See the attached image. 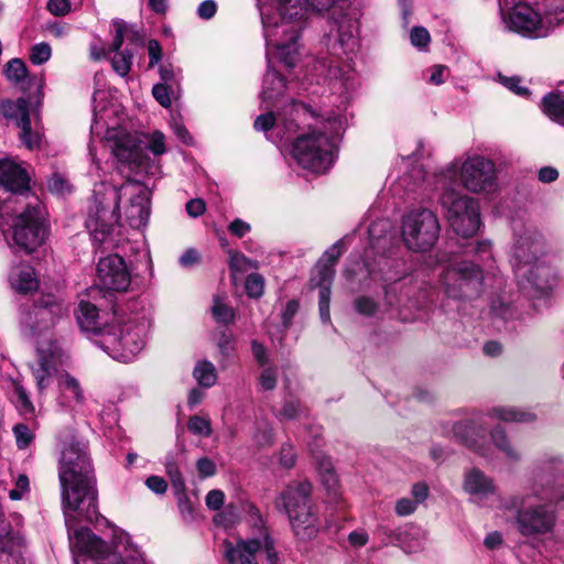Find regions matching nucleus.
<instances>
[{
    "mask_svg": "<svg viewBox=\"0 0 564 564\" xmlns=\"http://www.w3.org/2000/svg\"><path fill=\"white\" fill-rule=\"evenodd\" d=\"M268 46L293 65L299 36L310 13L327 11L329 31L324 44L332 57H318L308 80L328 83L330 89L348 94L354 88L351 62L359 48V9L348 0H257Z\"/></svg>",
    "mask_w": 564,
    "mask_h": 564,
    "instance_id": "obj_1",
    "label": "nucleus"
},
{
    "mask_svg": "<svg viewBox=\"0 0 564 564\" xmlns=\"http://www.w3.org/2000/svg\"><path fill=\"white\" fill-rule=\"evenodd\" d=\"M29 191V177L19 164L0 160V230L10 248L31 253L45 239L40 204H25L15 194Z\"/></svg>",
    "mask_w": 564,
    "mask_h": 564,
    "instance_id": "obj_2",
    "label": "nucleus"
},
{
    "mask_svg": "<svg viewBox=\"0 0 564 564\" xmlns=\"http://www.w3.org/2000/svg\"><path fill=\"white\" fill-rule=\"evenodd\" d=\"M58 478L66 524L69 525L74 512L91 520L97 514L98 492L86 442L72 436L64 443Z\"/></svg>",
    "mask_w": 564,
    "mask_h": 564,
    "instance_id": "obj_3",
    "label": "nucleus"
},
{
    "mask_svg": "<svg viewBox=\"0 0 564 564\" xmlns=\"http://www.w3.org/2000/svg\"><path fill=\"white\" fill-rule=\"evenodd\" d=\"M347 124L340 111H327L315 120L292 147V156L300 166L315 174L326 173L334 164L339 138Z\"/></svg>",
    "mask_w": 564,
    "mask_h": 564,
    "instance_id": "obj_4",
    "label": "nucleus"
},
{
    "mask_svg": "<svg viewBox=\"0 0 564 564\" xmlns=\"http://www.w3.org/2000/svg\"><path fill=\"white\" fill-rule=\"evenodd\" d=\"M557 498L550 488L528 489L501 501V509L514 514L517 530L527 538L545 535L556 525Z\"/></svg>",
    "mask_w": 564,
    "mask_h": 564,
    "instance_id": "obj_5",
    "label": "nucleus"
},
{
    "mask_svg": "<svg viewBox=\"0 0 564 564\" xmlns=\"http://www.w3.org/2000/svg\"><path fill=\"white\" fill-rule=\"evenodd\" d=\"M506 26L521 36L541 39L564 23V0H540L533 8L521 0H498Z\"/></svg>",
    "mask_w": 564,
    "mask_h": 564,
    "instance_id": "obj_6",
    "label": "nucleus"
},
{
    "mask_svg": "<svg viewBox=\"0 0 564 564\" xmlns=\"http://www.w3.org/2000/svg\"><path fill=\"white\" fill-rule=\"evenodd\" d=\"M149 321L144 316L133 315L106 326L95 344L112 359L120 362L132 361L144 348Z\"/></svg>",
    "mask_w": 564,
    "mask_h": 564,
    "instance_id": "obj_7",
    "label": "nucleus"
},
{
    "mask_svg": "<svg viewBox=\"0 0 564 564\" xmlns=\"http://www.w3.org/2000/svg\"><path fill=\"white\" fill-rule=\"evenodd\" d=\"M440 186L455 188L458 184L473 193H492L497 189L496 166L491 160L480 155L467 158L448 165L437 178Z\"/></svg>",
    "mask_w": 564,
    "mask_h": 564,
    "instance_id": "obj_8",
    "label": "nucleus"
},
{
    "mask_svg": "<svg viewBox=\"0 0 564 564\" xmlns=\"http://www.w3.org/2000/svg\"><path fill=\"white\" fill-rule=\"evenodd\" d=\"M310 482H292L281 492V501L288 513L292 531L301 541L313 540L319 531V520L311 505Z\"/></svg>",
    "mask_w": 564,
    "mask_h": 564,
    "instance_id": "obj_9",
    "label": "nucleus"
},
{
    "mask_svg": "<svg viewBox=\"0 0 564 564\" xmlns=\"http://www.w3.org/2000/svg\"><path fill=\"white\" fill-rule=\"evenodd\" d=\"M441 281L445 293L453 299L466 300L478 296L482 291L484 274L478 264L457 257L438 260Z\"/></svg>",
    "mask_w": 564,
    "mask_h": 564,
    "instance_id": "obj_10",
    "label": "nucleus"
},
{
    "mask_svg": "<svg viewBox=\"0 0 564 564\" xmlns=\"http://www.w3.org/2000/svg\"><path fill=\"white\" fill-rule=\"evenodd\" d=\"M441 188L440 204L451 228L462 237L474 236L480 227L478 202L455 188Z\"/></svg>",
    "mask_w": 564,
    "mask_h": 564,
    "instance_id": "obj_11",
    "label": "nucleus"
},
{
    "mask_svg": "<svg viewBox=\"0 0 564 564\" xmlns=\"http://www.w3.org/2000/svg\"><path fill=\"white\" fill-rule=\"evenodd\" d=\"M440 229L438 218L431 209L414 208L402 217L401 238L406 249L426 252L438 240Z\"/></svg>",
    "mask_w": 564,
    "mask_h": 564,
    "instance_id": "obj_12",
    "label": "nucleus"
},
{
    "mask_svg": "<svg viewBox=\"0 0 564 564\" xmlns=\"http://www.w3.org/2000/svg\"><path fill=\"white\" fill-rule=\"evenodd\" d=\"M116 137L113 154L121 164L128 165L132 171L139 172L145 166V149L154 155H162L166 151L165 135L161 131L144 134L145 144L138 135L126 133Z\"/></svg>",
    "mask_w": 564,
    "mask_h": 564,
    "instance_id": "obj_13",
    "label": "nucleus"
},
{
    "mask_svg": "<svg viewBox=\"0 0 564 564\" xmlns=\"http://www.w3.org/2000/svg\"><path fill=\"white\" fill-rule=\"evenodd\" d=\"M66 312L64 303L54 295H42L31 307L21 310L22 330L29 336H39L51 329Z\"/></svg>",
    "mask_w": 564,
    "mask_h": 564,
    "instance_id": "obj_14",
    "label": "nucleus"
},
{
    "mask_svg": "<svg viewBox=\"0 0 564 564\" xmlns=\"http://www.w3.org/2000/svg\"><path fill=\"white\" fill-rule=\"evenodd\" d=\"M70 536L72 545L83 554L89 555L93 560H106L110 564H143L139 557L138 551L123 547L127 555L120 550V544H116L115 550L95 535L89 529L82 528L76 530Z\"/></svg>",
    "mask_w": 564,
    "mask_h": 564,
    "instance_id": "obj_15",
    "label": "nucleus"
},
{
    "mask_svg": "<svg viewBox=\"0 0 564 564\" xmlns=\"http://www.w3.org/2000/svg\"><path fill=\"white\" fill-rule=\"evenodd\" d=\"M308 109L304 104L293 101L289 108L276 117L272 111L258 116L253 127L258 131H263L267 138L273 142L288 141L297 131L295 119L306 116Z\"/></svg>",
    "mask_w": 564,
    "mask_h": 564,
    "instance_id": "obj_16",
    "label": "nucleus"
},
{
    "mask_svg": "<svg viewBox=\"0 0 564 564\" xmlns=\"http://www.w3.org/2000/svg\"><path fill=\"white\" fill-rule=\"evenodd\" d=\"M116 208L122 197H129L130 204L124 210L126 220L131 228L142 229L148 225L150 218L149 191L137 181H127L119 188L115 189Z\"/></svg>",
    "mask_w": 564,
    "mask_h": 564,
    "instance_id": "obj_17",
    "label": "nucleus"
},
{
    "mask_svg": "<svg viewBox=\"0 0 564 564\" xmlns=\"http://www.w3.org/2000/svg\"><path fill=\"white\" fill-rule=\"evenodd\" d=\"M564 476V459L561 455L545 453L538 457L531 469V484L528 489L538 487L550 488L555 496L564 499V494L558 481Z\"/></svg>",
    "mask_w": 564,
    "mask_h": 564,
    "instance_id": "obj_18",
    "label": "nucleus"
},
{
    "mask_svg": "<svg viewBox=\"0 0 564 564\" xmlns=\"http://www.w3.org/2000/svg\"><path fill=\"white\" fill-rule=\"evenodd\" d=\"M63 357L64 354L56 341L37 343V358L30 368L40 393L51 386Z\"/></svg>",
    "mask_w": 564,
    "mask_h": 564,
    "instance_id": "obj_19",
    "label": "nucleus"
},
{
    "mask_svg": "<svg viewBox=\"0 0 564 564\" xmlns=\"http://www.w3.org/2000/svg\"><path fill=\"white\" fill-rule=\"evenodd\" d=\"M520 286L533 297L547 296L556 285L555 270L545 259L527 268L519 265L516 274Z\"/></svg>",
    "mask_w": 564,
    "mask_h": 564,
    "instance_id": "obj_20",
    "label": "nucleus"
},
{
    "mask_svg": "<svg viewBox=\"0 0 564 564\" xmlns=\"http://www.w3.org/2000/svg\"><path fill=\"white\" fill-rule=\"evenodd\" d=\"M97 278L104 289L117 292L127 291L131 283L127 263L118 254L100 258L97 264Z\"/></svg>",
    "mask_w": 564,
    "mask_h": 564,
    "instance_id": "obj_21",
    "label": "nucleus"
},
{
    "mask_svg": "<svg viewBox=\"0 0 564 564\" xmlns=\"http://www.w3.org/2000/svg\"><path fill=\"white\" fill-rule=\"evenodd\" d=\"M453 435L457 442L478 453L482 457H489V445L486 444L487 427L481 416L457 422L453 425Z\"/></svg>",
    "mask_w": 564,
    "mask_h": 564,
    "instance_id": "obj_22",
    "label": "nucleus"
},
{
    "mask_svg": "<svg viewBox=\"0 0 564 564\" xmlns=\"http://www.w3.org/2000/svg\"><path fill=\"white\" fill-rule=\"evenodd\" d=\"M107 215L108 212L104 207L97 208L96 214L88 217L86 226L96 245L105 249H110L116 246L112 232L115 225L118 223V216L116 212L112 210L109 215V220H106Z\"/></svg>",
    "mask_w": 564,
    "mask_h": 564,
    "instance_id": "obj_23",
    "label": "nucleus"
},
{
    "mask_svg": "<svg viewBox=\"0 0 564 564\" xmlns=\"http://www.w3.org/2000/svg\"><path fill=\"white\" fill-rule=\"evenodd\" d=\"M543 240L540 236L534 232L525 231L521 235L513 247V270L517 274V268L519 265H525L527 268L534 263L543 260Z\"/></svg>",
    "mask_w": 564,
    "mask_h": 564,
    "instance_id": "obj_24",
    "label": "nucleus"
},
{
    "mask_svg": "<svg viewBox=\"0 0 564 564\" xmlns=\"http://www.w3.org/2000/svg\"><path fill=\"white\" fill-rule=\"evenodd\" d=\"M267 44V57H268V70L263 77V84H262V91H261V101L262 104H265L267 108H269L271 105H273L284 93L285 89V79L274 69L271 68L270 63V56L272 54L275 55L276 58H279L281 62H283L288 67V65L276 53V48L273 46H268ZM299 53L295 55L293 67L295 65L296 58Z\"/></svg>",
    "mask_w": 564,
    "mask_h": 564,
    "instance_id": "obj_25",
    "label": "nucleus"
},
{
    "mask_svg": "<svg viewBox=\"0 0 564 564\" xmlns=\"http://www.w3.org/2000/svg\"><path fill=\"white\" fill-rule=\"evenodd\" d=\"M224 556L229 564H258L256 555L262 550L259 538L239 539L236 544L225 540Z\"/></svg>",
    "mask_w": 564,
    "mask_h": 564,
    "instance_id": "obj_26",
    "label": "nucleus"
},
{
    "mask_svg": "<svg viewBox=\"0 0 564 564\" xmlns=\"http://www.w3.org/2000/svg\"><path fill=\"white\" fill-rule=\"evenodd\" d=\"M6 78L13 85L20 86L22 90L30 88L33 82L37 86V98L44 96L45 78L41 74L39 77L29 74L25 63L21 58H12L4 66Z\"/></svg>",
    "mask_w": 564,
    "mask_h": 564,
    "instance_id": "obj_27",
    "label": "nucleus"
},
{
    "mask_svg": "<svg viewBox=\"0 0 564 564\" xmlns=\"http://www.w3.org/2000/svg\"><path fill=\"white\" fill-rule=\"evenodd\" d=\"M464 489L478 502L497 494L495 480L478 468H471L466 473Z\"/></svg>",
    "mask_w": 564,
    "mask_h": 564,
    "instance_id": "obj_28",
    "label": "nucleus"
},
{
    "mask_svg": "<svg viewBox=\"0 0 564 564\" xmlns=\"http://www.w3.org/2000/svg\"><path fill=\"white\" fill-rule=\"evenodd\" d=\"M75 316L83 332L93 333L96 338H100V334L106 332V327H100L98 308L90 302L80 300L75 310Z\"/></svg>",
    "mask_w": 564,
    "mask_h": 564,
    "instance_id": "obj_29",
    "label": "nucleus"
},
{
    "mask_svg": "<svg viewBox=\"0 0 564 564\" xmlns=\"http://www.w3.org/2000/svg\"><path fill=\"white\" fill-rule=\"evenodd\" d=\"M9 283L15 292L21 294L33 292L39 286L35 271L30 265H18L12 268L9 273Z\"/></svg>",
    "mask_w": 564,
    "mask_h": 564,
    "instance_id": "obj_30",
    "label": "nucleus"
},
{
    "mask_svg": "<svg viewBox=\"0 0 564 564\" xmlns=\"http://www.w3.org/2000/svg\"><path fill=\"white\" fill-rule=\"evenodd\" d=\"M61 391L59 403L73 408L84 403L85 397L78 380L69 373H63L58 378Z\"/></svg>",
    "mask_w": 564,
    "mask_h": 564,
    "instance_id": "obj_31",
    "label": "nucleus"
},
{
    "mask_svg": "<svg viewBox=\"0 0 564 564\" xmlns=\"http://www.w3.org/2000/svg\"><path fill=\"white\" fill-rule=\"evenodd\" d=\"M345 249L346 247L343 239L336 241L323 253L315 267L314 274L321 275V279L324 281H333L335 274L334 265Z\"/></svg>",
    "mask_w": 564,
    "mask_h": 564,
    "instance_id": "obj_32",
    "label": "nucleus"
},
{
    "mask_svg": "<svg viewBox=\"0 0 564 564\" xmlns=\"http://www.w3.org/2000/svg\"><path fill=\"white\" fill-rule=\"evenodd\" d=\"M17 127L20 128V141L29 150H36L41 148L44 134L39 118H35L34 122L31 121V118H28Z\"/></svg>",
    "mask_w": 564,
    "mask_h": 564,
    "instance_id": "obj_33",
    "label": "nucleus"
},
{
    "mask_svg": "<svg viewBox=\"0 0 564 564\" xmlns=\"http://www.w3.org/2000/svg\"><path fill=\"white\" fill-rule=\"evenodd\" d=\"M315 459L323 486L330 497L336 498L339 495L338 477L330 458L316 455Z\"/></svg>",
    "mask_w": 564,
    "mask_h": 564,
    "instance_id": "obj_34",
    "label": "nucleus"
},
{
    "mask_svg": "<svg viewBox=\"0 0 564 564\" xmlns=\"http://www.w3.org/2000/svg\"><path fill=\"white\" fill-rule=\"evenodd\" d=\"M0 115L19 126L20 122L30 118L29 101L22 97L17 100L2 99L0 101Z\"/></svg>",
    "mask_w": 564,
    "mask_h": 564,
    "instance_id": "obj_35",
    "label": "nucleus"
},
{
    "mask_svg": "<svg viewBox=\"0 0 564 564\" xmlns=\"http://www.w3.org/2000/svg\"><path fill=\"white\" fill-rule=\"evenodd\" d=\"M490 438L495 447L505 455L507 460L511 463H518L521 460L522 456L520 451L513 445L501 426H496L491 430Z\"/></svg>",
    "mask_w": 564,
    "mask_h": 564,
    "instance_id": "obj_36",
    "label": "nucleus"
},
{
    "mask_svg": "<svg viewBox=\"0 0 564 564\" xmlns=\"http://www.w3.org/2000/svg\"><path fill=\"white\" fill-rule=\"evenodd\" d=\"M488 415L492 419L510 423H529L533 422L536 417L533 412L514 406H497L491 409Z\"/></svg>",
    "mask_w": 564,
    "mask_h": 564,
    "instance_id": "obj_37",
    "label": "nucleus"
},
{
    "mask_svg": "<svg viewBox=\"0 0 564 564\" xmlns=\"http://www.w3.org/2000/svg\"><path fill=\"white\" fill-rule=\"evenodd\" d=\"M312 284L314 286H317L319 289L318 291V308H319V316L323 323H329L330 322V311H329V304H330V285L333 281H324L321 279V275L313 274Z\"/></svg>",
    "mask_w": 564,
    "mask_h": 564,
    "instance_id": "obj_38",
    "label": "nucleus"
},
{
    "mask_svg": "<svg viewBox=\"0 0 564 564\" xmlns=\"http://www.w3.org/2000/svg\"><path fill=\"white\" fill-rule=\"evenodd\" d=\"M543 111L552 120L564 126V96L550 94L543 98Z\"/></svg>",
    "mask_w": 564,
    "mask_h": 564,
    "instance_id": "obj_39",
    "label": "nucleus"
},
{
    "mask_svg": "<svg viewBox=\"0 0 564 564\" xmlns=\"http://www.w3.org/2000/svg\"><path fill=\"white\" fill-rule=\"evenodd\" d=\"M252 442L258 449L270 447L273 445V429L265 420H257L256 431L253 432L252 435Z\"/></svg>",
    "mask_w": 564,
    "mask_h": 564,
    "instance_id": "obj_40",
    "label": "nucleus"
},
{
    "mask_svg": "<svg viewBox=\"0 0 564 564\" xmlns=\"http://www.w3.org/2000/svg\"><path fill=\"white\" fill-rule=\"evenodd\" d=\"M193 375L198 384L205 388L213 387L217 381L216 368L207 360L198 361L194 368Z\"/></svg>",
    "mask_w": 564,
    "mask_h": 564,
    "instance_id": "obj_41",
    "label": "nucleus"
},
{
    "mask_svg": "<svg viewBox=\"0 0 564 564\" xmlns=\"http://www.w3.org/2000/svg\"><path fill=\"white\" fill-rule=\"evenodd\" d=\"M10 398L22 414L26 415L33 413L34 408L29 398V394L25 388L17 380L12 381Z\"/></svg>",
    "mask_w": 564,
    "mask_h": 564,
    "instance_id": "obj_42",
    "label": "nucleus"
},
{
    "mask_svg": "<svg viewBox=\"0 0 564 564\" xmlns=\"http://www.w3.org/2000/svg\"><path fill=\"white\" fill-rule=\"evenodd\" d=\"M258 522L260 524V539L262 541V550L265 553L267 561L269 564H282L281 554L275 547V541L270 535L268 529L263 527L262 519L259 518Z\"/></svg>",
    "mask_w": 564,
    "mask_h": 564,
    "instance_id": "obj_43",
    "label": "nucleus"
},
{
    "mask_svg": "<svg viewBox=\"0 0 564 564\" xmlns=\"http://www.w3.org/2000/svg\"><path fill=\"white\" fill-rule=\"evenodd\" d=\"M182 453L169 454L165 457V469L169 475L172 487L174 490H183L185 488V482L180 471V458Z\"/></svg>",
    "mask_w": 564,
    "mask_h": 564,
    "instance_id": "obj_44",
    "label": "nucleus"
},
{
    "mask_svg": "<svg viewBox=\"0 0 564 564\" xmlns=\"http://www.w3.org/2000/svg\"><path fill=\"white\" fill-rule=\"evenodd\" d=\"M133 57L134 52L128 47L123 51L116 52L111 58L113 70L121 77L127 76L131 70Z\"/></svg>",
    "mask_w": 564,
    "mask_h": 564,
    "instance_id": "obj_45",
    "label": "nucleus"
},
{
    "mask_svg": "<svg viewBox=\"0 0 564 564\" xmlns=\"http://www.w3.org/2000/svg\"><path fill=\"white\" fill-rule=\"evenodd\" d=\"M307 410L297 400L285 401L276 417L281 421L299 420L306 416Z\"/></svg>",
    "mask_w": 564,
    "mask_h": 564,
    "instance_id": "obj_46",
    "label": "nucleus"
},
{
    "mask_svg": "<svg viewBox=\"0 0 564 564\" xmlns=\"http://www.w3.org/2000/svg\"><path fill=\"white\" fill-rule=\"evenodd\" d=\"M212 314L214 319L217 323L228 325L234 322L235 313L231 307L226 305L218 297L214 299V304L212 306Z\"/></svg>",
    "mask_w": 564,
    "mask_h": 564,
    "instance_id": "obj_47",
    "label": "nucleus"
},
{
    "mask_svg": "<svg viewBox=\"0 0 564 564\" xmlns=\"http://www.w3.org/2000/svg\"><path fill=\"white\" fill-rule=\"evenodd\" d=\"M177 497L178 510L185 522H192L196 519V510L194 503L187 497L185 488L183 490H174Z\"/></svg>",
    "mask_w": 564,
    "mask_h": 564,
    "instance_id": "obj_48",
    "label": "nucleus"
},
{
    "mask_svg": "<svg viewBox=\"0 0 564 564\" xmlns=\"http://www.w3.org/2000/svg\"><path fill=\"white\" fill-rule=\"evenodd\" d=\"M13 434L19 449H25L34 440V433L23 423L13 426Z\"/></svg>",
    "mask_w": 564,
    "mask_h": 564,
    "instance_id": "obj_49",
    "label": "nucleus"
},
{
    "mask_svg": "<svg viewBox=\"0 0 564 564\" xmlns=\"http://www.w3.org/2000/svg\"><path fill=\"white\" fill-rule=\"evenodd\" d=\"M52 55L50 44L42 42L33 45L30 50V61L34 65H42L46 63Z\"/></svg>",
    "mask_w": 564,
    "mask_h": 564,
    "instance_id": "obj_50",
    "label": "nucleus"
},
{
    "mask_svg": "<svg viewBox=\"0 0 564 564\" xmlns=\"http://www.w3.org/2000/svg\"><path fill=\"white\" fill-rule=\"evenodd\" d=\"M245 286L250 297L258 299L263 294V278L258 273H251L247 276Z\"/></svg>",
    "mask_w": 564,
    "mask_h": 564,
    "instance_id": "obj_51",
    "label": "nucleus"
},
{
    "mask_svg": "<svg viewBox=\"0 0 564 564\" xmlns=\"http://www.w3.org/2000/svg\"><path fill=\"white\" fill-rule=\"evenodd\" d=\"M491 312L495 316L505 321L512 319L516 316V308L502 299H496L492 301Z\"/></svg>",
    "mask_w": 564,
    "mask_h": 564,
    "instance_id": "obj_52",
    "label": "nucleus"
},
{
    "mask_svg": "<svg viewBox=\"0 0 564 564\" xmlns=\"http://www.w3.org/2000/svg\"><path fill=\"white\" fill-rule=\"evenodd\" d=\"M279 371L276 367H265L259 377V383L262 390L271 391L276 387Z\"/></svg>",
    "mask_w": 564,
    "mask_h": 564,
    "instance_id": "obj_53",
    "label": "nucleus"
},
{
    "mask_svg": "<svg viewBox=\"0 0 564 564\" xmlns=\"http://www.w3.org/2000/svg\"><path fill=\"white\" fill-rule=\"evenodd\" d=\"M466 254H476L480 261L491 259V243L488 240H480L468 245Z\"/></svg>",
    "mask_w": 564,
    "mask_h": 564,
    "instance_id": "obj_54",
    "label": "nucleus"
},
{
    "mask_svg": "<svg viewBox=\"0 0 564 564\" xmlns=\"http://www.w3.org/2000/svg\"><path fill=\"white\" fill-rule=\"evenodd\" d=\"M188 430L197 435L209 436L212 434L210 422L198 415H194L188 420Z\"/></svg>",
    "mask_w": 564,
    "mask_h": 564,
    "instance_id": "obj_55",
    "label": "nucleus"
},
{
    "mask_svg": "<svg viewBox=\"0 0 564 564\" xmlns=\"http://www.w3.org/2000/svg\"><path fill=\"white\" fill-rule=\"evenodd\" d=\"M112 25L115 28V37L112 40V43L110 45V52H119L122 51L121 46L123 42L126 41V22L120 19H115L112 21Z\"/></svg>",
    "mask_w": 564,
    "mask_h": 564,
    "instance_id": "obj_56",
    "label": "nucleus"
},
{
    "mask_svg": "<svg viewBox=\"0 0 564 564\" xmlns=\"http://www.w3.org/2000/svg\"><path fill=\"white\" fill-rule=\"evenodd\" d=\"M217 346L223 356H231L236 350L235 336L231 333L225 330L221 332L219 338L217 339Z\"/></svg>",
    "mask_w": 564,
    "mask_h": 564,
    "instance_id": "obj_57",
    "label": "nucleus"
},
{
    "mask_svg": "<svg viewBox=\"0 0 564 564\" xmlns=\"http://www.w3.org/2000/svg\"><path fill=\"white\" fill-rule=\"evenodd\" d=\"M355 308L361 315L373 316L378 310V305L369 296H359L355 300Z\"/></svg>",
    "mask_w": 564,
    "mask_h": 564,
    "instance_id": "obj_58",
    "label": "nucleus"
},
{
    "mask_svg": "<svg viewBox=\"0 0 564 564\" xmlns=\"http://www.w3.org/2000/svg\"><path fill=\"white\" fill-rule=\"evenodd\" d=\"M419 505L409 497H402L395 501L394 512L399 517H408L413 514Z\"/></svg>",
    "mask_w": 564,
    "mask_h": 564,
    "instance_id": "obj_59",
    "label": "nucleus"
},
{
    "mask_svg": "<svg viewBox=\"0 0 564 564\" xmlns=\"http://www.w3.org/2000/svg\"><path fill=\"white\" fill-rule=\"evenodd\" d=\"M410 39L411 43L419 48L427 46L431 41L430 33L425 28L422 26L413 28L410 33Z\"/></svg>",
    "mask_w": 564,
    "mask_h": 564,
    "instance_id": "obj_60",
    "label": "nucleus"
},
{
    "mask_svg": "<svg viewBox=\"0 0 564 564\" xmlns=\"http://www.w3.org/2000/svg\"><path fill=\"white\" fill-rule=\"evenodd\" d=\"M296 463V454L291 443H284L280 452V464L284 468H292Z\"/></svg>",
    "mask_w": 564,
    "mask_h": 564,
    "instance_id": "obj_61",
    "label": "nucleus"
},
{
    "mask_svg": "<svg viewBox=\"0 0 564 564\" xmlns=\"http://www.w3.org/2000/svg\"><path fill=\"white\" fill-rule=\"evenodd\" d=\"M29 491V478L26 475H19L14 488L9 491V497L12 500H20L25 492Z\"/></svg>",
    "mask_w": 564,
    "mask_h": 564,
    "instance_id": "obj_62",
    "label": "nucleus"
},
{
    "mask_svg": "<svg viewBox=\"0 0 564 564\" xmlns=\"http://www.w3.org/2000/svg\"><path fill=\"white\" fill-rule=\"evenodd\" d=\"M152 94L162 107L169 108L171 106L170 93L165 84H155Z\"/></svg>",
    "mask_w": 564,
    "mask_h": 564,
    "instance_id": "obj_63",
    "label": "nucleus"
},
{
    "mask_svg": "<svg viewBox=\"0 0 564 564\" xmlns=\"http://www.w3.org/2000/svg\"><path fill=\"white\" fill-rule=\"evenodd\" d=\"M186 213L192 218L202 216L206 210V204L202 198H193L186 203Z\"/></svg>",
    "mask_w": 564,
    "mask_h": 564,
    "instance_id": "obj_64",
    "label": "nucleus"
}]
</instances>
